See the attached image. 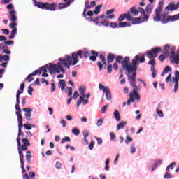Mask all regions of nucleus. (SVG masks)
Segmentation results:
<instances>
[{"label":"nucleus","instance_id":"obj_1","mask_svg":"<svg viewBox=\"0 0 179 179\" xmlns=\"http://www.w3.org/2000/svg\"><path fill=\"white\" fill-rule=\"evenodd\" d=\"M164 2L159 1V6L155 10V15L153 17L154 22H161L162 24H166L169 22H176L179 19V13L175 15H168L166 17V14H162L163 13V6Z\"/></svg>","mask_w":179,"mask_h":179},{"label":"nucleus","instance_id":"obj_2","mask_svg":"<svg viewBox=\"0 0 179 179\" xmlns=\"http://www.w3.org/2000/svg\"><path fill=\"white\" fill-rule=\"evenodd\" d=\"M146 61L145 59V55L139 53L138 55H136L134 59H132L131 64L129 65L128 69H131V71H137L138 70V65L142 64Z\"/></svg>","mask_w":179,"mask_h":179},{"label":"nucleus","instance_id":"obj_3","mask_svg":"<svg viewBox=\"0 0 179 179\" xmlns=\"http://www.w3.org/2000/svg\"><path fill=\"white\" fill-rule=\"evenodd\" d=\"M50 73L52 75L53 73H65V69L62 67V64L60 62H57V64H53L50 68Z\"/></svg>","mask_w":179,"mask_h":179},{"label":"nucleus","instance_id":"obj_4","mask_svg":"<svg viewBox=\"0 0 179 179\" xmlns=\"http://www.w3.org/2000/svg\"><path fill=\"white\" fill-rule=\"evenodd\" d=\"M15 110H17L15 112V114L17 115V118L18 121V127H19V131L20 134V128L23 127V116H22V109H20V107H19V105L15 104Z\"/></svg>","mask_w":179,"mask_h":179},{"label":"nucleus","instance_id":"obj_5","mask_svg":"<svg viewBox=\"0 0 179 179\" xmlns=\"http://www.w3.org/2000/svg\"><path fill=\"white\" fill-rule=\"evenodd\" d=\"M157 52H162V48L160 47H155L150 50L146 52V56L150 59L156 58L157 57Z\"/></svg>","mask_w":179,"mask_h":179},{"label":"nucleus","instance_id":"obj_6","mask_svg":"<svg viewBox=\"0 0 179 179\" xmlns=\"http://www.w3.org/2000/svg\"><path fill=\"white\" fill-rule=\"evenodd\" d=\"M99 90H102L103 93H106V99L108 101L111 100V91L110 90V87L103 85V84H99Z\"/></svg>","mask_w":179,"mask_h":179},{"label":"nucleus","instance_id":"obj_7","mask_svg":"<svg viewBox=\"0 0 179 179\" xmlns=\"http://www.w3.org/2000/svg\"><path fill=\"white\" fill-rule=\"evenodd\" d=\"M125 19H127V22H132V20H134V17L131 16L130 11H127V13L120 15L117 19V22L121 23L122 22H124Z\"/></svg>","mask_w":179,"mask_h":179},{"label":"nucleus","instance_id":"obj_8","mask_svg":"<svg viewBox=\"0 0 179 179\" xmlns=\"http://www.w3.org/2000/svg\"><path fill=\"white\" fill-rule=\"evenodd\" d=\"M66 57L64 59L59 58V61L62 65H64L65 68L69 69V66L72 65V60L71 59V56L66 55Z\"/></svg>","mask_w":179,"mask_h":179},{"label":"nucleus","instance_id":"obj_9","mask_svg":"<svg viewBox=\"0 0 179 179\" xmlns=\"http://www.w3.org/2000/svg\"><path fill=\"white\" fill-rule=\"evenodd\" d=\"M57 6H58V5H57V3H52L51 4L48 3H45V10H50L51 12H55V10H57Z\"/></svg>","mask_w":179,"mask_h":179},{"label":"nucleus","instance_id":"obj_10","mask_svg":"<svg viewBox=\"0 0 179 179\" xmlns=\"http://www.w3.org/2000/svg\"><path fill=\"white\" fill-rule=\"evenodd\" d=\"M129 57L126 56L124 57V59H123V62H122V69L124 71H127V69H128V68L129 67Z\"/></svg>","mask_w":179,"mask_h":179},{"label":"nucleus","instance_id":"obj_11","mask_svg":"<svg viewBox=\"0 0 179 179\" xmlns=\"http://www.w3.org/2000/svg\"><path fill=\"white\" fill-rule=\"evenodd\" d=\"M16 10H12L8 14V17L11 22H16L17 20V17L16 16Z\"/></svg>","mask_w":179,"mask_h":179},{"label":"nucleus","instance_id":"obj_12","mask_svg":"<svg viewBox=\"0 0 179 179\" xmlns=\"http://www.w3.org/2000/svg\"><path fill=\"white\" fill-rule=\"evenodd\" d=\"M178 9V7L177 6V4H174V2H171L166 8L165 10H171V12H173V10H177Z\"/></svg>","mask_w":179,"mask_h":179},{"label":"nucleus","instance_id":"obj_13","mask_svg":"<svg viewBox=\"0 0 179 179\" xmlns=\"http://www.w3.org/2000/svg\"><path fill=\"white\" fill-rule=\"evenodd\" d=\"M126 71L129 73L127 74L128 78H134V79H136V70H131V69H128Z\"/></svg>","mask_w":179,"mask_h":179},{"label":"nucleus","instance_id":"obj_14","mask_svg":"<svg viewBox=\"0 0 179 179\" xmlns=\"http://www.w3.org/2000/svg\"><path fill=\"white\" fill-rule=\"evenodd\" d=\"M53 65H54V64L50 63L49 64H46L42 67H40L39 71H40L41 73V72L47 73L48 72L47 69H48L49 72H50V67L52 66Z\"/></svg>","mask_w":179,"mask_h":179},{"label":"nucleus","instance_id":"obj_15","mask_svg":"<svg viewBox=\"0 0 179 179\" xmlns=\"http://www.w3.org/2000/svg\"><path fill=\"white\" fill-rule=\"evenodd\" d=\"M162 163H163V161H162V159H158L155 161V162L151 165V172L155 171L156 167H159V166H160Z\"/></svg>","mask_w":179,"mask_h":179},{"label":"nucleus","instance_id":"obj_16","mask_svg":"<svg viewBox=\"0 0 179 179\" xmlns=\"http://www.w3.org/2000/svg\"><path fill=\"white\" fill-rule=\"evenodd\" d=\"M71 6V1H67L66 3H59L58 9L61 10V9H65V8H68Z\"/></svg>","mask_w":179,"mask_h":179},{"label":"nucleus","instance_id":"obj_17","mask_svg":"<svg viewBox=\"0 0 179 179\" xmlns=\"http://www.w3.org/2000/svg\"><path fill=\"white\" fill-rule=\"evenodd\" d=\"M113 117L117 121V122H120L121 121V115L120 114V111L118 110L115 109L113 113Z\"/></svg>","mask_w":179,"mask_h":179},{"label":"nucleus","instance_id":"obj_18","mask_svg":"<svg viewBox=\"0 0 179 179\" xmlns=\"http://www.w3.org/2000/svg\"><path fill=\"white\" fill-rule=\"evenodd\" d=\"M83 104V106H86V104L89 103V100L87 99H85L83 98H81V99H78L77 101V108L79 107V106H80V104Z\"/></svg>","mask_w":179,"mask_h":179},{"label":"nucleus","instance_id":"obj_19","mask_svg":"<svg viewBox=\"0 0 179 179\" xmlns=\"http://www.w3.org/2000/svg\"><path fill=\"white\" fill-rule=\"evenodd\" d=\"M58 86L59 89H61V90H64L65 89V87L66 86V83L65 82V80H59Z\"/></svg>","mask_w":179,"mask_h":179},{"label":"nucleus","instance_id":"obj_20","mask_svg":"<svg viewBox=\"0 0 179 179\" xmlns=\"http://www.w3.org/2000/svg\"><path fill=\"white\" fill-rule=\"evenodd\" d=\"M132 20L131 22L132 24H141V23H143L141 16L136 17L134 19L133 17V20Z\"/></svg>","mask_w":179,"mask_h":179},{"label":"nucleus","instance_id":"obj_21","mask_svg":"<svg viewBox=\"0 0 179 179\" xmlns=\"http://www.w3.org/2000/svg\"><path fill=\"white\" fill-rule=\"evenodd\" d=\"M132 26V24H131V22H119L118 24V27H131Z\"/></svg>","mask_w":179,"mask_h":179},{"label":"nucleus","instance_id":"obj_22","mask_svg":"<svg viewBox=\"0 0 179 179\" xmlns=\"http://www.w3.org/2000/svg\"><path fill=\"white\" fill-rule=\"evenodd\" d=\"M3 61H10V57L8 55H0V62H3Z\"/></svg>","mask_w":179,"mask_h":179},{"label":"nucleus","instance_id":"obj_23","mask_svg":"<svg viewBox=\"0 0 179 179\" xmlns=\"http://www.w3.org/2000/svg\"><path fill=\"white\" fill-rule=\"evenodd\" d=\"M145 12L148 15H150L152 12H153V5L151 3H149L146 7H145Z\"/></svg>","mask_w":179,"mask_h":179},{"label":"nucleus","instance_id":"obj_24","mask_svg":"<svg viewBox=\"0 0 179 179\" xmlns=\"http://www.w3.org/2000/svg\"><path fill=\"white\" fill-rule=\"evenodd\" d=\"M114 59H115V55L109 53L107 57V61H108V64H111V62H113V61H114Z\"/></svg>","mask_w":179,"mask_h":179},{"label":"nucleus","instance_id":"obj_25","mask_svg":"<svg viewBox=\"0 0 179 179\" xmlns=\"http://www.w3.org/2000/svg\"><path fill=\"white\" fill-rule=\"evenodd\" d=\"M127 125V122L122 121L117 125V131L120 129H124V127Z\"/></svg>","mask_w":179,"mask_h":179},{"label":"nucleus","instance_id":"obj_26","mask_svg":"<svg viewBox=\"0 0 179 179\" xmlns=\"http://www.w3.org/2000/svg\"><path fill=\"white\" fill-rule=\"evenodd\" d=\"M99 19H104V17H106V19H115V14H112L110 15H106L103 14L102 15H99Z\"/></svg>","mask_w":179,"mask_h":179},{"label":"nucleus","instance_id":"obj_27","mask_svg":"<svg viewBox=\"0 0 179 179\" xmlns=\"http://www.w3.org/2000/svg\"><path fill=\"white\" fill-rule=\"evenodd\" d=\"M133 87V92H130V94H136L139 90H141V87H138L135 84L134 85H131Z\"/></svg>","mask_w":179,"mask_h":179},{"label":"nucleus","instance_id":"obj_28","mask_svg":"<svg viewBox=\"0 0 179 179\" xmlns=\"http://www.w3.org/2000/svg\"><path fill=\"white\" fill-rule=\"evenodd\" d=\"M171 62L173 64H179V55H173L172 56V59H171Z\"/></svg>","mask_w":179,"mask_h":179},{"label":"nucleus","instance_id":"obj_29","mask_svg":"<svg viewBox=\"0 0 179 179\" xmlns=\"http://www.w3.org/2000/svg\"><path fill=\"white\" fill-rule=\"evenodd\" d=\"M160 106H161V104L159 103V104H158V107L156 108V113H157V114L159 117H164V115L163 114V111L159 110V108H160Z\"/></svg>","mask_w":179,"mask_h":179},{"label":"nucleus","instance_id":"obj_30","mask_svg":"<svg viewBox=\"0 0 179 179\" xmlns=\"http://www.w3.org/2000/svg\"><path fill=\"white\" fill-rule=\"evenodd\" d=\"M130 12L132 13V15H134V16H138L139 15V11L136 10V8L135 7H131Z\"/></svg>","mask_w":179,"mask_h":179},{"label":"nucleus","instance_id":"obj_31","mask_svg":"<svg viewBox=\"0 0 179 179\" xmlns=\"http://www.w3.org/2000/svg\"><path fill=\"white\" fill-rule=\"evenodd\" d=\"M18 153L20 156V162L21 164L24 163V161L23 160V158L24 157V155H23V152H22V150L20 148H18Z\"/></svg>","mask_w":179,"mask_h":179},{"label":"nucleus","instance_id":"obj_32","mask_svg":"<svg viewBox=\"0 0 179 179\" xmlns=\"http://www.w3.org/2000/svg\"><path fill=\"white\" fill-rule=\"evenodd\" d=\"M102 6H103V4H100L95 7V10H94V15H99V13H100Z\"/></svg>","mask_w":179,"mask_h":179},{"label":"nucleus","instance_id":"obj_33","mask_svg":"<svg viewBox=\"0 0 179 179\" xmlns=\"http://www.w3.org/2000/svg\"><path fill=\"white\" fill-rule=\"evenodd\" d=\"M71 132L72 134H73V135H76V136H78L80 134V130H79V129L76 127H74L72 129Z\"/></svg>","mask_w":179,"mask_h":179},{"label":"nucleus","instance_id":"obj_34","mask_svg":"<svg viewBox=\"0 0 179 179\" xmlns=\"http://www.w3.org/2000/svg\"><path fill=\"white\" fill-rule=\"evenodd\" d=\"M169 72H171V67L169 66H166L164 69L163 72L162 73V76L164 75V73H169Z\"/></svg>","mask_w":179,"mask_h":179},{"label":"nucleus","instance_id":"obj_35","mask_svg":"<svg viewBox=\"0 0 179 179\" xmlns=\"http://www.w3.org/2000/svg\"><path fill=\"white\" fill-rule=\"evenodd\" d=\"M132 141H134V139L131 137H130L129 136H127L124 140V143L126 145H129V143H131Z\"/></svg>","mask_w":179,"mask_h":179},{"label":"nucleus","instance_id":"obj_36","mask_svg":"<svg viewBox=\"0 0 179 179\" xmlns=\"http://www.w3.org/2000/svg\"><path fill=\"white\" fill-rule=\"evenodd\" d=\"M136 152V148H135V144H131L130 145V153L131 155H134Z\"/></svg>","mask_w":179,"mask_h":179},{"label":"nucleus","instance_id":"obj_37","mask_svg":"<svg viewBox=\"0 0 179 179\" xmlns=\"http://www.w3.org/2000/svg\"><path fill=\"white\" fill-rule=\"evenodd\" d=\"M25 80H27L29 83H30V82H33V80H34V78L33 77L31 73H30L28 75L27 77L25 78Z\"/></svg>","mask_w":179,"mask_h":179},{"label":"nucleus","instance_id":"obj_38","mask_svg":"<svg viewBox=\"0 0 179 179\" xmlns=\"http://www.w3.org/2000/svg\"><path fill=\"white\" fill-rule=\"evenodd\" d=\"M143 17H141V21L143 22V23H146V22H148V20H149V15H148L147 14L143 15Z\"/></svg>","mask_w":179,"mask_h":179},{"label":"nucleus","instance_id":"obj_39","mask_svg":"<svg viewBox=\"0 0 179 179\" xmlns=\"http://www.w3.org/2000/svg\"><path fill=\"white\" fill-rule=\"evenodd\" d=\"M31 124L28 123V124H22V127H24V128L25 129H27V131H30L31 129Z\"/></svg>","mask_w":179,"mask_h":179},{"label":"nucleus","instance_id":"obj_40","mask_svg":"<svg viewBox=\"0 0 179 179\" xmlns=\"http://www.w3.org/2000/svg\"><path fill=\"white\" fill-rule=\"evenodd\" d=\"M33 92H34V89L32 88L31 85L28 87L27 92L29 96H33Z\"/></svg>","mask_w":179,"mask_h":179},{"label":"nucleus","instance_id":"obj_41","mask_svg":"<svg viewBox=\"0 0 179 179\" xmlns=\"http://www.w3.org/2000/svg\"><path fill=\"white\" fill-rule=\"evenodd\" d=\"M22 142L24 143V145L25 146H30V142L29 141V139L27 138H22Z\"/></svg>","mask_w":179,"mask_h":179},{"label":"nucleus","instance_id":"obj_42","mask_svg":"<svg viewBox=\"0 0 179 179\" xmlns=\"http://www.w3.org/2000/svg\"><path fill=\"white\" fill-rule=\"evenodd\" d=\"M128 79L130 80V85L131 86H134V85H136V78H128Z\"/></svg>","mask_w":179,"mask_h":179},{"label":"nucleus","instance_id":"obj_43","mask_svg":"<svg viewBox=\"0 0 179 179\" xmlns=\"http://www.w3.org/2000/svg\"><path fill=\"white\" fill-rule=\"evenodd\" d=\"M123 58L122 56H117L116 57V62H117V64H122L123 62Z\"/></svg>","mask_w":179,"mask_h":179},{"label":"nucleus","instance_id":"obj_44","mask_svg":"<svg viewBox=\"0 0 179 179\" xmlns=\"http://www.w3.org/2000/svg\"><path fill=\"white\" fill-rule=\"evenodd\" d=\"M65 142H71V138L69 136H65L62 139L61 143H65Z\"/></svg>","mask_w":179,"mask_h":179},{"label":"nucleus","instance_id":"obj_45","mask_svg":"<svg viewBox=\"0 0 179 179\" xmlns=\"http://www.w3.org/2000/svg\"><path fill=\"white\" fill-rule=\"evenodd\" d=\"M70 58L71 59V62L73 59H78V52L72 53L71 57L70 56Z\"/></svg>","mask_w":179,"mask_h":179},{"label":"nucleus","instance_id":"obj_46","mask_svg":"<svg viewBox=\"0 0 179 179\" xmlns=\"http://www.w3.org/2000/svg\"><path fill=\"white\" fill-rule=\"evenodd\" d=\"M110 27H111V29H117V27H118V23L117 22H110L109 24Z\"/></svg>","mask_w":179,"mask_h":179},{"label":"nucleus","instance_id":"obj_47","mask_svg":"<svg viewBox=\"0 0 179 179\" xmlns=\"http://www.w3.org/2000/svg\"><path fill=\"white\" fill-rule=\"evenodd\" d=\"M100 23L102 26H105L106 27H108V26H110V22H108L107 20H105L104 21L102 20Z\"/></svg>","mask_w":179,"mask_h":179},{"label":"nucleus","instance_id":"obj_48","mask_svg":"<svg viewBox=\"0 0 179 179\" xmlns=\"http://www.w3.org/2000/svg\"><path fill=\"white\" fill-rule=\"evenodd\" d=\"M103 122H104V118L101 117L99 119L96 123L97 127H101V125H103Z\"/></svg>","mask_w":179,"mask_h":179},{"label":"nucleus","instance_id":"obj_49","mask_svg":"<svg viewBox=\"0 0 179 179\" xmlns=\"http://www.w3.org/2000/svg\"><path fill=\"white\" fill-rule=\"evenodd\" d=\"M173 176L169 172L165 173L164 176V179H171V178H173Z\"/></svg>","mask_w":179,"mask_h":179},{"label":"nucleus","instance_id":"obj_50","mask_svg":"<svg viewBox=\"0 0 179 179\" xmlns=\"http://www.w3.org/2000/svg\"><path fill=\"white\" fill-rule=\"evenodd\" d=\"M107 108H108V105H106V106H103L102 108H101V111L102 114H106V113L107 111Z\"/></svg>","mask_w":179,"mask_h":179},{"label":"nucleus","instance_id":"obj_51","mask_svg":"<svg viewBox=\"0 0 179 179\" xmlns=\"http://www.w3.org/2000/svg\"><path fill=\"white\" fill-rule=\"evenodd\" d=\"M66 89L69 90V92H68V97H72V92H73V90H72V87H67Z\"/></svg>","mask_w":179,"mask_h":179},{"label":"nucleus","instance_id":"obj_52","mask_svg":"<svg viewBox=\"0 0 179 179\" xmlns=\"http://www.w3.org/2000/svg\"><path fill=\"white\" fill-rule=\"evenodd\" d=\"M16 26H17V23H16L15 22H13L10 23V24H9L10 28L12 29H17V28H16Z\"/></svg>","mask_w":179,"mask_h":179},{"label":"nucleus","instance_id":"obj_53","mask_svg":"<svg viewBox=\"0 0 179 179\" xmlns=\"http://www.w3.org/2000/svg\"><path fill=\"white\" fill-rule=\"evenodd\" d=\"M37 8H39V9H45V3L40 2Z\"/></svg>","mask_w":179,"mask_h":179},{"label":"nucleus","instance_id":"obj_54","mask_svg":"<svg viewBox=\"0 0 179 179\" xmlns=\"http://www.w3.org/2000/svg\"><path fill=\"white\" fill-rule=\"evenodd\" d=\"M3 54H6V55H10V54H12V52L8 48H4L3 50Z\"/></svg>","mask_w":179,"mask_h":179},{"label":"nucleus","instance_id":"obj_55","mask_svg":"<svg viewBox=\"0 0 179 179\" xmlns=\"http://www.w3.org/2000/svg\"><path fill=\"white\" fill-rule=\"evenodd\" d=\"M33 76H36V75H41V73L40 71V69L35 70L33 73H31Z\"/></svg>","mask_w":179,"mask_h":179},{"label":"nucleus","instance_id":"obj_56","mask_svg":"<svg viewBox=\"0 0 179 179\" xmlns=\"http://www.w3.org/2000/svg\"><path fill=\"white\" fill-rule=\"evenodd\" d=\"M114 12H115V9H110V10H107L106 12V16H111V13H114Z\"/></svg>","mask_w":179,"mask_h":179},{"label":"nucleus","instance_id":"obj_57","mask_svg":"<svg viewBox=\"0 0 179 179\" xmlns=\"http://www.w3.org/2000/svg\"><path fill=\"white\" fill-rule=\"evenodd\" d=\"M77 55L79 58L80 59L83 58V50H78Z\"/></svg>","mask_w":179,"mask_h":179},{"label":"nucleus","instance_id":"obj_58","mask_svg":"<svg viewBox=\"0 0 179 179\" xmlns=\"http://www.w3.org/2000/svg\"><path fill=\"white\" fill-rule=\"evenodd\" d=\"M26 159L28 163H30L31 162V154H27Z\"/></svg>","mask_w":179,"mask_h":179},{"label":"nucleus","instance_id":"obj_59","mask_svg":"<svg viewBox=\"0 0 179 179\" xmlns=\"http://www.w3.org/2000/svg\"><path fill=\"white\" fill-rule=\"evenodd\" d=\"M148 65H151V66H155L156 64V61L155 60V59H151L148 63Z\"/></svg>","mask_w":179,"mask_h":179},{"label":"nucleus","instance_id":"obj_60","mask_svg":"<svg viewBox=\"0 0 179 179\" xmlns=\"http://www.w3.org/2000/svg\"><path fill=\"white\" fill-rule=\"evenodd\" d=\"M4 44L5 45H13V44H15V43L13 42V41H4Z\"/></svg>","mask_w":179,"mask_h":179},{"label":"nucleus","instance_id":"obj_61","mask_svg":"<svg viewBox=\"0 0 179 179\" xmlns=\"http://www.w3.org/2000/svg\"><path fill=\"white\" fill-rule=\"evenodd\" d=\"M22 111H24V113H31V111H33L32 108H22Z\"/></svg>","mask_w":179,"mask_h":179},{"label":"nucleus","instance_id":"obj_62","mask_svg":"<svg viewBox=\"0 0 179 179\" xmlns=\"http://www.w3.org/2000/svg\"><path fill=\"white\" fill-rule=\"evenodd\" d=\"M78 90H79L80 94H83V93H85V92H86V89L85 87H83V86L79 87Z\"/></svg>","mask_w":179,"mask_h":179},{"label":"nucleus","instance_id":"obj_63","mask_svg":"<svg viewBox=\"0 0 179 179\" xmlns=\"http://www.w3.org/2000/svg\"><path fill=\"white\" fill-rule=\"evenodd\" d=\"M133 97H134L136 100H141V95L138 92L136 94H131Z\"/></svg>","mask_w":179,"mask_h":179},{"label":"nucleus","instance_id":"obj_64","mask_svg":"<svg viewBox=\"0 0 179 179\" xmlns=\"http://www.w3.org/2000/svg\"><path fill=\"white\" fill-rule=\"evenodd\" d=\"M89 135H90V133L87 132L86 130H84L83 131V136H84V138H87V136H89Z\"/></svg>","mask_w":179,"mask_h":179}]
</instances>
